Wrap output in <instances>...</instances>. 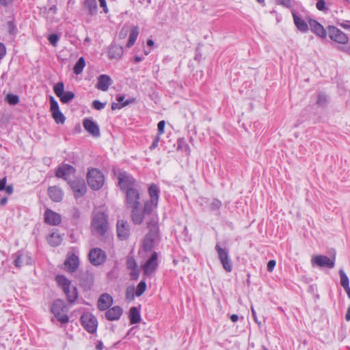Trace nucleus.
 <instances>
[{"instance_id": "52", "label": "nucleus", "mask_w": 350, "mask_h": 350, "mask_svg": "<svg viewBox=\"0 0 350 350\" xmlns=\"http://www.w3.org/2000/svg\"><path fill=\"white\" fill-rule=\"evenodd\" d=\"M135 288H127L126 292V299L133 300L135 297Z\"/></svg>"}, {"instance_id": "53", "label": "nucleus", "mask_w": 350, "mask_h": 350, "mask_svg": "<svg viewBox=\"0 0 350 350\" xmlns=\"http://www.w3.org/2000/svg\"><path fill=\"white\" fill-rule=\"evenodd\" d=\"M160 139H161V135L157 134L156 135V137H154V139L150 147V149L153 150V149L156 148L159 145V142Z\"/></svg>"}, {"instance_id": "40", "label": "nucleus", "mask_w": 350, "mask_h": 350, "mask_svg": "<svg viewBox=\"0 0 350 350\" xmlns=\"http://www.w3.org/2000/svg\"><path fill=\"white\" fill-rule=\"evenodd\" d=\"M339 275L340 278V284L343 288L349 286V280L345 273V271L342 269H340L339 271Z\"/></svg>"}, {"instance_id": "8", "label": "nucleus", "mask_w": 350, "mask_h": 350, "mask_svg": "<svg viewBox=\"0 0 350 350\" xmlns=\"http://www.w3.org/2000/svg\"><path fill=\"white\" fill-rule=\"evenodd\" d=\"M215 250L217 252L218 258L222 265L223 268L227 272L232 270V263L229 257V253L226 248H222L219 243L215 245Z\"/></svg>"}, {"instance_id": "31", "label": "nucleus", "mask_w": 350, "mask_h": 350, "mask_svg": "<svg viewBox=\"0 0 350 350\" xmlns=\"http://www.w3.org/2000/svg\"><path fill=\"white\" fill-rule=\"evenodd\" d=\"M139 35V28L137 26H134L131 28V33L129 35V40L126 44L128 48L131 47L135 42L137 36Z\"/></svg>"}, {"instance_id": "22", "label": "nucleus", "mask_w": 350, "mask_h": 350, "mask_svg": "<svg viewBox=\"0 0 350 350\" xmlns=\"http://www.w3.org/2000/svg\"><path fill=\"white\" fill-rule=\"evenodd\" d=\"M123 310L121 307L118 306H113L108 310L105 312V317L109 321H117L122 316Z\"/></svg>"}, {"instance_id": "63", "label": "nucleus", "mask_w": 350, "mask_h": 350, "mask_svg": "<svg viewBox=\"0 0 350 350\" xmlns=\"http://www.w3.org/2000/svg\"><path fill=\"white\" fill-rule=\"evenodd\" d=\"M96 349L97 350H103L104 349V345H103V343L102 342V341H98L96 346Z\"/></svg>"}, {"instance_id": "42", "label": "nucleus", "mask_w": 350, "mask_h": 350, "mask_svg": "<svg viewBox=\"0 0 350 350\" xmlns=\"http://www.w3.org/2000/svg\"><path fill=\"white\" fill-rule=\"evenodd\" d=\"M316 8L318 10L324 13H327L329 11V7L327 5L326 2L324 0H318L316 3Z\"/></svg>"}, {"instance_id": "6", "label": "nucleus", "mask_w": 350, "mask_h": 350, "mask_svg": "<svg viewBox=\"0 0 350 350\" xmlns=\"http://www.w3.org/2000/svg\"><path fill=\"white\" fill-rule=\"evenodd\" d=\"M117 176L118 185L122 191L126 192L129 189L137 188L135 179L129 173L124 171H120Z\"/></svg>"}, {"instance_id": "59", "label": "nucleus", "mask_w": 350, "mask_h": 350, "mask_svg": "<svg viewBox=\"0 0 350 350\" xmlns=\"http://www.w3.org/2000/svg\"><path fill=\"white\" fill-rule=\"evenodd\" d=\"M13 0H0V5L3 7H8L11 5Z\"/></svg>"}, {"instance_id": "28", "label": "nucleus", "mask_w": 350, "mask_h": 350, "mask_svg": "<svg viewBox=\"0 0 350 350\" xmlns=\"http://www.w3.org/2000/svg\"><path fill=\"white\" fill-rule=\"evenodd\" d=\"M55 280L59 287L64 291L67 290L70 286V281L67 279L65 276L62 275H57L55 278Z\"/></svg>"}, {"instance_id": "18", "label": "nucleus", "mask_w": 350, "mask_h": 350, "mask_svg": "<svg viewBox=\"0 0 350 350\" xmlns=\"http://www.w3.org/2000/svg\"><path fill=\"white\" fill-rule=\"evenodd\" d=\"M308 25L310 27V30L315 33L317 36L321 38H325L327 36V33L323 25L319 22L314 19L308 20Z\"/></svg>"}, {"instance_id": "24", "label": "nucleus", "mask_w": 350, "mask_h": 350, "mask_svg": "<svg viewBox=\"0 0 350 350\" xmlns=\"http://www.w3.org/2000/svg\"><path fill=\"white\" fill-rule=\"evenodd\" d=\"M48 193L50 198L53 202H59L63 199L64 192L57 186L49 187L48 189Z\"/></svg>"}, {"instance_id": "62", "label": "nucleus", "mask_w": 350, "mask_h": 350, "mask_svg": "<svg viewBox=\"0 0 350 350\" xmlns=\"http://www.w3.org/2000/svg\"><path fill=\"white\" fill-rule=\"evenodd\" d=\"M127 31H128V29H125L124 28H123L120 33H119V36L120 38H124L126 36V33H127Z\"/></svg>"}, {"instance_id": "33", "label": "nucleus", "mask_w": 350, "mask_h": 350, "mask_svg": "<svg viewBox=\"0 0 350 350\" xmlns=\"http://www.w3.org/2000/svg\"><path fill=\"white\" fill-rule=\"evenodd\" d=\"M62 241L61 235L57 232H52L48 237V242L52 246L59 245Z\"/></svg>"}, {"instance_id": "37", "label": "nucleus", "mask_w": 350, "mask_h": 350, "mask_svg": "<svg viewBox=\"0 0 350 350\" xmlns=\"http://www.w3.org/2000/svg\"><path fill=\"white\" fill-rule=\"evenodd\" d=\"M75 98V94L72 92L67 91L65 92L59 98L60 101L62 103H68Z\"/></svg>"}, {"instance_id": "41", "label": "nucleus", "mask_w": 350, "mask_h": 350, "mask_svg": "<svg viewBox=\"0 0 350 350\" xmlns=\"http://www.w3.org/2000/svg\"><path fill=\"white\" fill-rule=\"evenodd\" d=\"M177 149L178 150H183V151L187 152H189V146L186 143L185 139L180 138V139H178V141H177Z\"/></svg>"}, {"instance_id": "3", "label": "nucleus", "mask_w": 350, "mask_h": 350, "mask_svg": "<svg viewBox=\"0 0 350 350\" xmlns=\"http://www.w3.org/2000/svg\"><path fill=\"white\" fill-rule=\"evenodd\" d=\"M92 231L98 235H104L108 229L107 215L103 211H98L93 213L92 220Z\"/></svg>"}, {"instance_id": "10", "label": "nucleus", "mask_w": 350, "mask_h": 350, "mask_svg": "<svg viewBox=\"0 0 350 350\" xmlns=\"http://www.w3.org/2000/svg\"><path fill=\"white\" fill-rule=\"evenodd\" d=\"M327 33L329 38L337 43L345 44L349 41L347 34L334 26L327 27Z\"/></svg>"}, {"instance_id": "58", "label": "nucleus", "mask_w": 350, "mask_h": 350, "mask_svg": "<svg viewBox=\"0 0 350 350\" xmlns=\"http://www.w3.org/2000/svg\"><path fill=\"white\" fill-rule=\"evenodd\" d=\"M5 46L3 43L0 42V59H1L5 55Z\"/></svg>"}, {"instance_id": "1", "label": "nucleus", "mask_w": 350, "mask_h": 350, "mask_svg": "<svg viewBox=\"0 0 350 350\" xmlns=\"http://www.w3.org/2000/svg\"><path fill=\"white\" fill-rule=\"evenodd\" d=\"M160 189L155 184L148 187L149 200L144 202L142 206L140 202V193L137 188L129 189L125 192L126 205L131 208V217L132 221L137 225L143 223L146 217L151 215L157 208Z\"/></svg>"}, {"instance_id": "14", "label": "nucleus", "mask_w": 350, "mask_h": 350, "mask_svg": "<svg viewBox=\"0 0 350 350\" xmlns=\"http://www.w3.org/2000/svg\"><path fill=\"white\" fill-rule=\"evenodd\" d=\"M311 263L312 266L317 265L320 267L332 269L334 267L335 258H330L323 255H317L312 258Z\"/></svg>"}, {"instance_id": "35", "label": "nucleus", "mask_w": 350, "mask_h": 350, "mask_svg": "<svg viewBox=\"0 0 350 350\" xmlns=\"http://www.w3.org/2000/svg\"><path fill=\"white\" fill-rule=\"evenodd\" d=\"M222 206V202L217 198H214L208 204V208L211 211L218 212Z\"/></svg>"}, {"instance_id": "25", "label": "nucleus", "mask_w": 350, "mask_h": 350, "mask_svg": "<svg viewBox=\"0 0 350 350\" xmlns=\"http://www.w3.org/2000/svg\"><path fill=\"white\" fill-rule=\"evenodd\" d=\"M293 18L294 23L299 31L306 33L308 31V22L307 23L301 16L297 14L295 12H293Z\"/></svg>"}, {"instance_id": "2", "label": "nucleus", "mask_w": 350, "mask_h": 350, "mask_svg": "<svg viewBox=\"0 0 350 350\" xmlns=\"http://www.w3.org/2000/svg\"><path fill=\"white\" fill-rule=\"evenodd\" d=\"M149 232L143 241V248L145 251H150L156 241L159 239V230L157 217L152 214L146 217V219Z\"/></svg>"}, {"instance_id": "61", "label": "nucleus", "mask_w": 350, "mask_h": 350, "mask_svg": "<svg viewBox=\"0 0 350 350\" xmlns=\"http://www.w3.org/2000/svg\"><path fill=\"white\" fill-rule=\"evenodd\" d=\"M4 190H5V193L8 195H11L14 191L12 185L6 186L5 188L4 189Z\"/></svg>"}, {"instance_id": "60", "label": "nucleus", "mask_w": 350, "mask_h": 350, "mask_svg": "<svg viewBox=\"0 0 350 350\" xmlns=\"http://www.w3.org/2000/svg\"><path fill=\"white\" fill-rule=\"evenodd\" d=\"M6 181H7L6 177H4L3 178H2L0 180V191H3L4 189L5 188V187H6Z\"/></svg>"}, {"instance_id": "13", "label": "nucleus", "mask_w": 350, "mask_h": 350, "mask_svg": "<svg viewBox=\"0 0 350 350\" xmlns=\"http://www.w3.org/2000/svg\"><path fill=\"white\" fill-rule=\"evenodd\" d=\"M77 198L82 197L86 192V185L83 178H75L68 182Z\"/></svg>"}, {"instance_id": "5", "label": "nucleus", "mask_w": 350, "mask_h": 350, "mask_svg": "<svg viewBox=\"0 0 350 350\" xmlns=\"http://www.w3.org/2000/svg\"><path fill=\"white\" fill-rule=\"evenodd\" d=\"M87 181L92 189L98 190L103 187L105 178L100 170L93 168L89 170L87 174Z\"/></svg>"}, {"instance_id": "29", "label": "nucleus", "mask_w": 350, "mask_h": 350, "mask_svg": "<svg viewBox=\"0 0 350 350\" xmlns=\"http://www.w3.org/2000/svg\"><path fill=\"white\" fill-rule=\"evenodd\" d=\"M129 318L131 324H136L140 322V312L139 310L136 307H132L130 309Z\"/></svg>"}, {"instance_id": "64", "label": "nucleus", "mask_w": 350, "mask_h": 350, "mask_svg": "<svg viewBox=\"0 0 350 350\" xmlns=\"http://www.w3.org/2000/svg\"><path fill=\"white\" fill-rule=\"evenodd\" d=\"M345 319L347 321H350V306L348 308L346 315H345Z\"/></svg>"}, {"instance_id": "49", "label": "nucleus", "mask_w": 350, "mask_h": 350, "mask_svg": "<svg viewBox=\"0 0 350 350\" xmlns=\"http://www.w3.org/2000/svg\"><path fill=\"white\" fill-rule=\"evenodd\" d=\"M105 106V103H101L99 100H95L92 102V107L96 110H101Z\"/></svg>"}, {"instance_id": "11", "label": "nucleus", "mask_w": 350, "mask_h": 350, "mask_svg": "<svg viewBox=\"0 0 350 350\" xmlns=\"http://www.w3.org/2000/svg\"><path fill=\"white\" fill-rule=\"evenodd\" d=\"M158 267V254L156 252L152 253L146 262L142 265V270L146 276L152 275Z\"/></svg>"}, {"instance_id": "48", "label": "nucleus", "mask_w": 350, "mask_h": 350, "mask_svg": "<svg viewBox=\"0 0 350 350\" xmlns=\"http://www.w3.org/2000/svg\"><path fill=\"white\" fill-rule=\"evenodd\" d=\"M59 38L57 34L53 33L49 36L48 40L51 44H52L53 46H55L59 40Z\"/></svg>"}, {"instance_id": "38", "label": "nucleus", "mask_w": 350, "mask_h": 350, "mask_svg": "<svg viewBox=\"0 0 350 350\" xmlns=\"http://www.w3.org/2000/svg\"><path fill=\"white\" fill-rule=\"evenodd\" d=\"M146 290V283L144 280H142L136 288L135 289V295L137 297H140Z\"/></svg>"}, {"instance_id": "46", "label": "nucleus", "mask_w": 350, "mask_h": 350, "mask_svg": "<svg viewBox=\"0 0 350 350\" xmlns=\"http://www.w3.org/2000/svg\"><path fill=\"white\" fill-rule=\"evenodd\" d=\"M126 267L129 269L134 271L137 269V262L133 257H129L126 260Z\"/></svg>"}, {"instance_id": "57", "label": "nucleus", "mask_w": 350, "mask_h": 350, "mask_svg": "<svg viewBox=\"0 0 350 350\" xmlns=\"http://www.w3.org/2000/svg\"><path fill=\"white\" fill-rule=\"evenodd\" d=\"M100 3V6L103 9V11L105 14L109 12V9L107 5V3L105 0H98Z\"/></svg>"}, {"instance_id": "27", "label": "nucleus", "mask_w": 350, "mask_h": 350, "mask_svg": "<svg viewBox=\"0 0 350 350\" xmlns=\"http://www.w3.org/2000/svg\"><path fill=\"white\" fill-rule=\"evenodd\" d=\"M29 260L27 255H24L21 252H18L15 254L14 265L16 267L20 268L25 264H28Z\"/></svg>"}, {"instance_id": "16", "label": "nucleus", "mask_w": 350, "mask_h": 350, "mask_svg": "<svg viewBox=\"0 0 350 350\" xmlns=\"http://www.w3.org/2000/svg\"><path fill=\"white\" fill-rule=\"evenodd\" d=\"M117 234L120 239L126 240L130 235V226L124 220H118L116 225Z\"/></svg>"}, {"instance_id": "54", "label": "nucleus", "mask_w": 350, "mask_h": 350, "mask_svg": "<svg viewBox=\"0 0 350 350\" xmlns=\"http://www.w3.org/2000/svg\"><path fill=\"white\" fill-rule=\"evenodd\" d=\"M275 265H276V262L275 260H270L267 263V271L269 272H272Z\"/></svg>"}, {"instance_id": "19", "label": "nucleus", "mask_w": 350, "mask_h": 350, "mask_svg": "<svg viewBox=\"0 0 350 350\" xmlns=\"http://www.w3.org/2000/svg\"><path fill=\"white\" fill-rule=\"evenodd\" d=\"M85 129L94 137L100 136V129L98 124L91 119L86 118L83 122Z\"/></svg>"}, {"instance_id": "30", "label": "nucleus", "mask_w": 350, "mask_h": 350, "mask_svg": "<svg viewBox=\"0 0 350 350\" xmlns=\"http://www.w3.org/2000/svg\"><path fill=\"white\" fill-rule=\"evenodd\" d=\"M64 293L66 294L68 301H69L70 303L75 302L78 297L77 289L75 286H69L68 291H64Z\"/></svg>"}, {"instance_id": "20", "label": "nucleus", "mask_w": 350, "mask_h": 350, "mask_svg": "<svg viewBox=\"0 0 350 350\" xmlns=\"http://www.w3.org/2000/svg\"><path fill=\"white\" fill-rule=\"evenodd\" d=\"M79 258L75 254H72L70 256H68L64 262V265L66 270L71 273L75 272L77 270V269L79 267Z\"/></svg>"}, {"instance_id": "47", "label": "nucleus", "mask_w": 350, "mask_h": 350, "mask_svg": "<svg viewBox=\"0 0 350 350\" xmlns=\"http://www.w3.org/2000/svg\"><path fill=\"white\" fill-rule=\"evenodd\" d=\"M50 111L51 112L59 109V105L55 99L53 97H50Z\"/></svg>"}, {"instance_id": "32", "label": "nucleus", "mask_w": 350, "mask_h": 350, "mask_svg": "<svg viewBox=\"0 0 350 350\" xmlns=\"http://www.w3.org/2000/svg\"><path fill=\"white\" fill-rule=\"evenodd\" d=\"M84 8L88 10L91 15H94L97 13V3L96 0H85Z\"/></svg>"}, {"instance_id": "44", "label": "nucleus", "mask_w": 350, "mask_h": 350, "mask_svg": "<svg viewBox=\"0 0 350 350\" xmlns=\"http://www.w3.org/2000/svg\"><path fill=\"white\" fill-rule=\"evenodd\" d=\"M134 102H135V98H131V99L125 100L124 103H121V104L113 103L111 105V109L113 110L116 109H121V108L126 107V105H128L131 103H133Z\"/></svg>"}, {"instance_id": "39", "label": "nucleus", "mask_w": 350, "mask_h": 350, "mask_svg": "<svg viewBox=\"0 0 350 350\" xmlns=\"http://www.w3.org/2000/svg\"><path fill=\"white\" fill-rule=\"evenodd\" d=\"M53 91L55 95L58 98H60L61 96L65 92L64 83L62 82H59L56 83L53 87Z\"/></svg>"}, {"instance_id": "55", "label": "nucleus", "mask_w": 350, "mask_h": 350, "mask_svg": "<svg viewBox=\"0 0 350 350\" xmlns=\"http://www.w3.org/2000/svg\"><path fill=\"white\" fill-rule=\"evenodd\" d=\"M338 25L347 30H350V21H342L341 23H338Z\"/></svg>"}, {"instance_id": "9", "label": "nucleus", "mask_w": 350, "mask_h": 350, "mask_svg": "<svg viewBox=\"0 0 350 350\" xmlns=\"http://www.w3.org/2000/svg\"><path fill=\"white\" fill-rule=\"evenodd\" d=\"M215 250L217 252L218 258L222 265L223 268L227 272L232 270V263L229 257V253L226 248H222L219 243L215 245Z\"/></svg>"}, {"instance_id": "15", "label": "nucleus", "mask_w": 350, "mask_h": 350, "mask_svg": "<svg viewBox=\"0 0 350 350\" xmlns=\"http://www.w3.org/2000/svg\"><path fill=\"white\" fill-rule=\"evenodd\" d=\"M76 170L74 167L68 164H64L59 166L55 172V175L58 178H62L69 182L70 176L74 175Z\"/></svg>"}, {"instance_id": "50", "label": "nucleus", "mask_w": 350, "mask_h": 350, "mask_svg": "<svg viewBox=\"0 0 350 350\" xmlns=\"http://www.w3.org/2000/svg\"><path fill=\"white\" fill-rule=\"evenodd\" d=\"M7 25L10 34H15L16 33V28L13 21H8Z\"/></svg>"}, {"instance_id": "43", "label": "nucleus", "mask_w": 350, "mask_h": 350, "mask_svg": "<svg viewBox=\"0 0 350 350\" xmlns=\"http://www.w3.org/2000/svg\"><path fill=\"white\" fill-rule=\"evenodd\" d=\"M6 101L11 105H14L18 103L19 102V97L13 94H8L6 96Z\"/></svg>"}, {"instance_id": "34", "label": "nucleus", "mask_w": 350, "mask_h": 350, "mask_svg": "<svg viewBox=\"0 0 350 350\" xmlns=\"http://www.w3.org/2000/svg\"><path fill=\"white\" fill-rule=\"evenodd\" d=\"M85 66V59L83 57H81L73 68V72L76 75H79L83 72V70Z\"/></svg>"}, {"instance_id": "36", "label": "nucleus", "mask_w": 350, "mask_h": 350, "mask_svg": "<svg viewBox=\"0 0 350 350\" xmlns=\"http://www.w3.org/2000/svg\"><path fill=\"white\" fill-rule=\"evenodd\" d=\"M52 117L57 124H64L65 122V117L59 109L51 112Z\"/></svg>"}, {"instance_id": "26", "label": "nucleus", "mask_w": 350, "mask_h": 350, "mask_svg": "<svg viewBox=\"0 0 350 350\" xmlns=\"http://www.w3.org/2000/svg\"><path fill=\"white\" fill-rule=\"evenodd\" d=\"M123 54V48L117 44H111L109 49L108 55L109 59H119Z\"/></svg>"}, {"instance_id": "51", "label": "nucleus", "mask_w": 350, "mask_h": 350, "mask_svg": "<svg viewBox=\"0 0 350 350\" xmlns=\"http://www.w3.org/2000/svg\"><path fill=\"white\" fill-rule=\"evenodd\" d=\"M165 126V122L164 120L160 121L157 124L158 135H161L164 133V129Z\"/></svg>"}, {"instance_id": "17", "label": "nucleus", "mask_w": 350, "mask_h": 350, "mask_svg": "<svg viewBox=\"0 0 350 350\" xmlns=\"http://www.w3.org/2000/svg\"><path fill=\"white\" fill-rule=\"evenodd\" d=\"M113 298L108 293L102 294L97 301V307L100 310H106L113 304Z\"/></svg>"}, {"instance_id": "56", "label": "nucleus", "mask_w": 350, "mask_h": 350, "mask_svg": "<svg viewBox=\"0 0 350 350\" xmlns=\"http://www.w3.org/2000/svg\"><path fill=\"white\" fill-rule=\"evenodd\" d=\"M277 1L286 8H291L292 5L291 0H277Z\"/></svg>"}, {"instance_id": "12", "label": "nucleus", "mask_w": 350, "mask_h": 350, "mask_svg": "<svg viewBox=\"0 0 350 350\" xmlns=\"http://www.w3.org/2000/svg\"><path fill=\"white\" fill-rule=\"evenodd\" d=\"M107 258L105 252L98 247L93 248L90 251L89 260L94 266L102 265Z\"/></svg>"}, {"instance_id": "45", "label": "nucleus", "mask_w": 350, "mask_h": 350, "mask_svg": "<svg viewBox=\"0 0 350 350\" xmlns=\"http://www.w3.org/2000/svg\"><path fill=\"white\" fill-rule=\"evenodd\" d=\"M328 100L327 97L325 94L323 93H319L318 94V99L317 103L321 107H325L327 103Z\"/></svg>"}, {"instance_id": "4", "label": "nucleus", "mask_w": 350, "mask_h": 350, "mask_svg": "<svg viewBox=\"0 0 350 350\" xmlns=\"http://www.w3.org/2000/svg\"><path fill=\"white\" fill-rule=\"evenodd\" d=\"M51 311L55 315V318L62 324L68 322V309L64 301L61 299L55 300L51 306Z\"/></svg>"}, {"instance_id": "21", "label": "nucleus", "mask_w": 350, "mask_h": 350, "mask_svg": "<svg viewBox=\"0 0 350 350\" xmlns=\"http://www.w3.org/2000/svg\"><path fill=\"white\" fill-rule=\"evenodd\" d=\"M44 221L50 225L56 226L61 222V216L50 209H46L44 213Z\"/></svg>"}, {"instance_id": "7", "label": "nucleus", "mask_w": 350, "mask_h": 350, "mask_svg": "<svg viewBox=\"0 0 350 350\" xmlns=\"http://www.w3.org/2000/svg\"><path fill=\"white\" fill-rule=\"evenodd\" d=\"M83 328L89 333L94 334L97 330L98 321L94 315L90 312H84L80 319Z\"/></svg>"}, {"instance_id": "23", "label": "nucleus", "mask_w": 350, "mask_h": 350, "mask_svg": "<svg viewBox=\"0 0 350 350\" xmlns=\"http://www.w3.org/2000/svg\"><path fill=\"white\" fill-rule=\"evenodd\" d=\"M112 83V80L109 75H100L98 77V82L96 85V88L103 92L108 90L109 86Z\"/></svg>"}]
</instances>
